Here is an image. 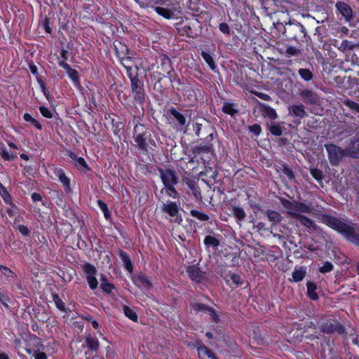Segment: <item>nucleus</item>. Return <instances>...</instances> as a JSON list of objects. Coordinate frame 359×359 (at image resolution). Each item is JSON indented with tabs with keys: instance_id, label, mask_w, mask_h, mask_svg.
I'll return each mask as SVG.
<instances>
[{
	"instance_id": "1",
	"label": "nucleus",
	"mask_w": 359,
	"mask_h": 359,
	"mask_svg": "<svg viewBox=\"0 0 359 359\" xmlns=\"http://www.w3.org/2000/svg\"><path fill=\"white\" fill-rule=\"evenodd\" d=\"M321 220L327 226L345 235L350 241L353 242L359 241V235L355 233L354 229L339 219L328 215H323Z\"/></svg>"
},
{
	"instance_id": "2",
	"label": "nucleus",
	"mask_w": 359,
	"mask_h": 359,
	"mask_svg": "<svg viewBox=\"0 0 359 359\" xmlns=\"http://www.w3.org/2000/svg\"><path fill=\"white\" fill-rule=\"evenodd\" d=\"M100 346V343L97 337H93L91 334L86 335L81 345V348L85 349V359H104L102 355L98 354Z\"/></svg>"
},
{
	"instance_id": "3",
	"label": "nucleus",
	"mask_w": 359,
	"mask_h": 359,
	"mask_svg": "<svg viewBox=\"0 0 359 359\" xmlns=\"http://www.w3.org/2000/svg\"><path fill=\"white\" fill-rule=\"evenodd\" d=\"M180 26L178 29L191 38L196 37L201 32V22L194 17L186 18L181 22Z\"/></svg>"
},
{
	"instance_id": "4",
	"label": "nucleus",
	"mask_w": 359,
	"mask_h": 359,
	"mask_svg": "<svg viewBox=\"0 0 359 359\" xmlns=\"http://www.w3.org/2000/svg\"><path fill=\"white\" fill-rule=\"evenodd\" d=\"M325 147L328 154L329 161L332 166L339 165L343 158L345 156H348L346 149H343L334 144H326Z\"/></svg>"
},
{
	"instance_id": "5",
	"label": "nucleus",
	"mask_w": 359,
	"mask_h": 359,
	"mask_svg": "<svg viewBox=\"0 0 359 359\" xmlns=\"http://www.w3.org/2000/svg\"><path fill=\"white\" fill-rule=\"evenodd\" d=\"M128 76L131 82V90L135 101L142 104L145 102V93L143 83L139 79L137 76H133L129 73Z\"/></svg>"
},
{
	"instance_id": "6",
	"label": "nucleus",
	"mask_w": 359,
	"mask_h": 359,
	"mask_svg": "<svg viewBox=\"0 0 359 359\" xmlns=\"http://www.w3.org/2000/svg\"><path fill=\"white\" fill-rule=\"evenodd\" d=\"M321 330L323 333H337L341 336H346L347 334L344 325L340 323L337 320L330 319L323 323L320 326Z\"/></svg>"
},
{
	"instance_id": "7",
	"label": "nucleus",
	"mask_w": 359,
	"mask_h": 359,
	"mask_svg": "<svg viewBox=\"0 0 359 359\" xmlns=\"http://www.w3.org/2000/svg\"><path fill=\"white\" fill-rule=\"evenodd\" d=\"M149 129L143 124H137L134 128V137L138 148L147 151V140L148 137Z\"/></svg>"
},
{
	"instance_id": "8",
	"label": "nucleus",
	"mask_w": 359,
	"mask_h": 359,
	"mask_svg": "<svg viewBox=\"0 0 359 359\" xmlns=\"http://www.w3.org/2000/svg\"><path fill=\"white\" fill-rule=\"evenodd\" d=\"M158 170L161 174V178L165 187L170 184H177V177L174 170L170 168L163 170L161 168L158 169Z\"/></svg>"
},
{
	"instance_id": "9",
	"label": "nucleus",
	"mask_w": 359,
	"mask_h": 359,
	"mask_svg": "<svg viewBox=\"0 0 359 359\" xmlns=\"http://www.w3.org/2000/svg\"><path fill=\"white\" fill-rule=\"evenodd\" d=\"M303 102L308 104H318L320 102V96L309 89H304L299 93Z\"/></svg>"
},
{
	"instance_id": "10",
	"label": "nucleus",
	"mask_w": 359,
	"mask_h": 359,
	"mask_svg": "<svg viewBox=\"0 0 359 359\" xmlns=\"http://www.w3.org/2000/svg\"><path fill=\"white\" fill-rule=\"evenodd\" d=\"M290 217L298 220L300 224L313 231H316L317 226L312 219L295 212H287Z\"/></svg>"
},
{
	"instance_id": "11",
	"label": "nucleus",
	"mask_w": 359,
	"mask_h": 359,
	"mask_svg": "<svg viewBox=\"0 0 359 359\" xmlns=\"http://www.w3.org/2000/svg\"><path fill=\"white\" fill-rule=\"evenodd\" d=\"M26 343L32 351L35 349H46V346L43 344L42 339L35 334H29L26 337Z\"/></svg>"
},
{
	"instance_id": "12",
	"label": "nucleus",
	"mask_w": 359,
	"mask_h": 359,
	"mask_svg": "<svg viewBox=\"0 0 359 359\" xmlns=\"http://www.w3.org/2000/svg\"><path fill=\"white\" fill-rule=\"evenodd\" d=\"M186 272L188 276L195 283H201L204 279V272H202L198 267L195 265L187 267Z\"/></svg>"
},
{
	"instance_id": "13",
	"label": "nucleus",
	"mask_w": 359,
	"mask_h": 359,
	"mask_svg": "<svg viewBox=\"0 0 359 359\" xmlns=\"http://www.w3.org/2000/svg\"><path fill=\"white\" fill-rule=\"evenodd\" d=\"M337 11L346 19V21H350L353 18V11L349 5L343 1H338L336 4Z\"/></svg>"
},
{
	"instance_id": "14",
	"label": "nucleus",
	"mask_w": 359,
	"mask_h": 359,
	"mask_svg": "<svg viewBox=\"0 0 359 359\" xmlns=\"http://www.w3.org/2000/svg\"><path fill=\"white\" fill-rule=\"evenodd\" d=\"M197 352L200 359H218L216 354L205 345H199Z\"/></svg>"
},
{
	"instance_id": "15",
	"label": "nucleus",
	"mask_w": 359,
	"mask_h": 359,
	"mask_svg": "<svg viewBox=\"0 0 359 359\" xmlns=\"http://www.w3.org/2000/svg\"><path fill=\"white\" fill-rule=\"evenodd\" d=\"M288 111L290 115L298 117L299 118H303L307 116V113L306 112L304 106L302 104L289 106Z\"/></svg>"
},
{
	"instance_id": "16",
	"label": "nucleus",
	"mask_w": 359,
	"mask_h": 359,
	"mask_svg": "<svg viewBox=\"0 0 359 359\" xmlns=\"http://www.w3.org/2000/svg\"><path fill=\"white\" fill-rule=\"evenodd\" d=\"M191 308L193 311L196 313H207L209 314H216V311L212 307L202 303H193L191 304Z\"/></svg>"
},
{
	"instance_id": "17",
	"label": "nucleus",
	"mask_w": 359,
	"mask_h": 359,
	"mask_svg": "<svg viewBox=\"0 0 359 359\" xmlns=\"http://www.w3.org/2000/svg\"><path fill=\"white\" fill-rule=\"evenodd\" d=\"M59 65L66 70V72L68 74L69 76L73 80V81L76 84H79V76H78V72L76 69H72L67 63H66L64 61L60 62H59Z\"/></svg>"
},
{
	"instance_id": "18",
	"label": "nucleus",
	"mask_w": 359,
	"mask_h": 359,
	"mask_svg": "<svg viewBox=\"0 0 359 359\" xmlns=\"http://www.w3.org/2000/svg\"><path fill=\"white\" fill-rule=\"evenodd\" d=\"M161 210L163 212L168 213L171 217L176 216L179 212L177 205L173 202H170L168 204L163 203Z\"/></svg>"
},
{
	"instance_id": "19",
	"label": "nucleus",
	"mask_w": 359,
	"mask_h": 359,
	"mask_svg": "<svg viewBox=\"0 0 359 359\" xmlns=\"http://www.w3.org/2000/svg\"><path fill=\"white\" fill-rule=\"evenodd\" d=\"M266 215L268 219L272 223V225L279 224L283 219V217L279 212L272 210H267L266 211Z\"/></svg>"
},
{
	"instance_id": "20",
	"label": "nucleus",
	"mask_w": 359,
	"mask_h": 359,
	"mask_svg": "<svg viewBox=\"0 0 359 359\" xmlns=\"http://www.w3.org/2000/svg\"><path fill=\"white\" fill-rule=\"evenodd\" d=\"M355 48H359V41L358 43H353L348 40H344L338 49L342 53H346L348 50H352Z\"/></svg>"
},
{
	"instance_id": "21",
	"label": "nucleus",
	"mask_w": 359,
	"mask_h": 359,
	"mask_svg": "<svg viewBox=\"0 0 359 359\" xmlns=\"http://www.w3.org/2000/svg\"><path fill=\"white\" fill-rule=\"evenodd\" d=\"M253 337L259 345H266L269 344L265 335L262 334L258 327L253 330Z\"/></svg>"
},
{
	"instance_id": "22",
	"label": "nucleus",
	"mask_w": 359,
	"mask_h": 359,
	"mask_svg": "<svg viewBox=\"0 0 359 359\" xmlns=\"http://www.w3.org/2000/svg\"><path fill=\"white\" fill-rule=\"evenodd\" d=\"M119 257L121 259V260L124 264V266L127 269V271L129 273H132L133 268V264H132L131 260H130L128 255L123 251H120Z\"/></svg>"
},
{
	"instance_id": "23",
	"label": "nucleus",
	"mask_w": 359,
	"mask_h": 359,
	"mask_svg": "<svg viewBox=\"0 0 359 359\" xmlns=\"http://www.w3.org/2000/svg\"><path fill=\"white\" fill-rule=\"evenodd\" d=\"M262 107V111L265 116H268L271 119H276L277 118V114L274 109L264 104H259Z\"/></svg>"
},
{
	"instance_id": "24",
	"label": "nucleus",
	"mask_w": 359,
	"mask_h": 359,
	"mask_svg": "<svg viewBox=\"0 0 359 359\" xmlns=\"http://www.w3.org/2000/svg\"><path fill=\"white\" fill-rule=\"evenodd\" d=\"M312 209L308 205L303 203L302 202L296 201L294 210L293 212H304V213H311Z\"/></svg>"
},
{
	"instance_id": "25",
	"label": "nucleus",
	"mask_w": 359,
	"mask_h": 359,
	"mask_svg": "<svg viewBox=\"0 0 359 359\" xmlns=\"http://www.w3.org/2000/svg\"><path fill=\"white\" fill-rule=\"evenodd\" d=\"M307 286V293L308 296L313 300H316L318 297L316 290L317 289L316 285L313 282H308L306 284Z\"/></svg>"
},
{
	"instance_id": "26",
	"label": "nucleus",
	"mask_w": 359,
	"mask_h": 359,
	"mask_svg": "<svg viewBox=\"0 0 359 359\" xmlns=\"http://www.w3.org/2000/svg\"><path fill=\"white\" fill-rule=\"evenodd\" d=\"M56 173L57 175H58V177H59V180L60 181L61 183L63 184V185L65 186V187L67 189H70V182H69V179L66 176L65 173L63 172L62 170L61 169H59L56 171Z\"/></svg>"
},
{
	"instance_id": "27",
	"label": "nucleus",
	"mask_w": 359,
	"mask_h": 359,
	"mask_svg": "<svg viewBox=\"0 0 359 359\" xmlns=\"http://www.w3.org/2000/svg\"><path fill=\"white\" fill-rule=\"evenodd\" d=\"M321 356L323 359H342L338 353L332 348L328 349L327 353L325 350H323Z\"/></svg>"
},
{
	"instance_id": "28",
	"label": "nucleus",
	"mask_w": 359,
	"mask_h": 359,
	"mask_svg": "<svg viewBox=\"0 0 359 359\" xmlns=\"http://www.w3.org/2000/svg\"><path fill=\"white\" fill-rule=\"evenodd\" d=\"M170 112L180 126H182L185 124L186 118L183 114L177 111L175 108L170 109Z\"/></svg>"
},
{
	"instance_id": "29",
	"label": "nucleus",
	"mask_w": 359,
	"mask_h": 359,
	"mask_svg": "<svg viewBox=\"0 0 359 359\" xmlns=\"http://www.w3.org/2000/svg\"><path fill=\"white\" fill-rule=\"evenodd\" d=\"M298 73L301 78L306 81H311L313 77V73L309 69H299Z\"/></svg>"
},
{
	"instance_id": "30",
	"label": "nucleus",
	"mask_w": 359,
	"mask_h": 359,
	"mask_svg": "<svg viewBox=\"0 0 359 359\" xmlns=\"http://www.w3.org/2000/svg\"><path fill=\"white\" fill-rule=\"evenodd\" d=\"M115 48L119 57L126 56L128 54L129 50L128 47L121 42H119L117 45H115Z\"/></svg>"
},
{
	"instance_id": "31",
	"label": "nucleus",
	"mask_w": 359,
	"mask_h": 359,
	"mask_svg": "<svg viewBox=\"0 0 359 359\" xmlns=\"http://www.w3.org/2000/svg\"><path fill=\"white\" fill-rule=\"evenodd\" d=\"M82 269L83 272L87 276H95L97 273V269L95 266L91 264L86 263L82 266Z\"/></svg>"
},
{
	"instance_id": "32",
	"label": "nucleus",
	"mask_w": 359,
	"mask_h": 359,
	"mask_svg": "<svg viewBox=\"0 0 359 359\" xmlns=\"http://www.w3.org/2000/svg\"><path fill=\"white\" fill-rule=\"evenodd\" d=\"M306 276V271L303 269H295L292 273V278L295 282L303 280Z\"/></svg>"
},
{
	"instance_id": "33",
	"label": "nucleus",
	"mask_w": 359,
	"mask_h": 359,
	"mask_svg": "<svg viewBox=\"0 0 359 359\" xmlns=\"http://www.w3.org/2000/svg\"><path fill=\"white\" fill-rule=\"evenodd\" d=\"M204 243L207 246H212L217 248L219 245V241L215 237L207 236L204 239Z\"/></svg>"
},
{
	"instance_id": "34",
	"label": "nucleus",
	"mask_w": 359,
	"mask_h": 359,
	"mask_svg": "<svg viewBox=\"0 0 359 359\" xmlns=\"http://www.w3.org/2000/svg\"><path fill=\"white\" fill-rule=\"evenodd\" d=\"M45 351H48V349H35L32 352V355L34 359H47V355Z\"/></svg>"
},
{
	"instance_id": "35",
	"label": "nucleus",
	"mask_w": 359,
	"mask_h": 359,
	"mask_svg": "<svg viewBox=\"0 0 359 359\" xmlns=\"http://www.w3.org/2000/svg\"><path fill=\"white\" fill-rule=\"evenodd\" d=\"M232 210L237 219L242 221L245 219L246 215L243 208L234 206Z\"/></svg>"
},
{
	"instance_id": "36",
	"label": "nucleus",
	"mask_w": 359,
	"mask_h": 359,
	"mask_svg": "<svg viewBox=\"0 0 359 359\" xmlns=\"http://www.w3.org/2000/svg\"><path fill=\"white\" fill-rule=\"evenodd\" d=\"M345 106L348 107L350 109L357 111L359 113V104L351 100L350 99H346L343 101Z\"/></svg>"
},
{
	"instance_id": "37",
	"label": "nucleus",
	"mask_w": 359,
	"mask_h": 359,
	"mask_svg": "<svg viewBox=\"0 0 359 359\" xmlns=\"http://www.w3.org/2000/svg\"><path fill=\"white\" fill-rule=\"evenodd\" d=\"M201 55H202L203 58L204 59V60L208 64V65L210 66V67L212 69H215L216 68L215 65V61H214L212 57L209 53H208L205 51H203L201 53Z\"/></svg>"
},
{
	"instance_id": "38",
	"label": "nucleus",
	"mask_w": 359,
	"mask_h": 359,
	"mask_svg": "<svg viewBox=\"0 0 359 359\" xmlns=\"http://www.w3.org/2000/svg\"><path fill=\"white\" fill-rule=\"evenodd\" d=\"M155 11L157 12V13L168 19L170 18L173 15L172 13L169 9L162 8L160 6L156 7Z\"/></svg>"
},
{
	"instance_id": "39",
	"label": "nucleus",
	"mask_w": 359,
	"mask_h": 359,
	"mask_svg": "<svg viewBox=\"0 0 359 359\" xmlns=\"http://www.w3.org/2000/svg\"><path fill=\"white\" fill-rule=\"evenodd\" d=\"M120 60H121L122 65L127 69L128 74L130 73V71L132 69V67L130 65L132 63L131 57L126 55V56L121 57Z\"/></svg>"
},
{
	"instance_id": "40",
	"label": "nucleus",
	"mask_w": 359,
	"mask_h": 359,
	"mask_svg": "<svg viewBox=\"0 0 359 359\" xmlns=\"http://www.w3.org/2000/svg\"><path fill=\"white\" fill-rule=\"evenodd\" d=\"M24 120L25 121L29 122L31 124L34 126L37 129L41 130V128H42L41 125L39 123L38 121H36L35 118L32 117V116L30 114H25Z\"/></svg>"
},
{
	"instance_id": "41",
	"label": "nucleus",
	"mask_w": 359,
	"mask_h": 359,
	"mask_svg": "<svg viewBox=\"0 0 359 359\" xmlns=\"http://www.w3.org/2000/svg\"><path fill=\"white\" fill-rule=\"evenodd\" d=\"M296 201H290L285 198H280V203L282 205L289 210V211H294Z\"/></svg>"
},
{
	"instance_id": "42",
	"label": "nucleus",
	"mask_w": 359,
	"mask_h": 359,
	"mask_svg": "<svg viewBox=\"0 0 359 359\" xmlns=\"http://www.w3.org/2000/svg\"><path fill=\"white\" fill-rule=\"evenodd\" d=\"M191 215L201 221H208L209 219V216L208 215L201 212L196 210H191Z\"/></svg>"
},
{
	"instance_id": "43",
	"label": "nucleus",
	"mask_w": 359,
	"mask_h": 359,
	"mask_svg": "<svg viewBox=\"0 0 359 359\" xmlns=\"http://www.w3.org/2000/svg\"><path fill=\"white\" fill-rule=\"evenodd\" d=\"M223 111L231 116H233L238 113V110L233 108V104L231 103H225L223 106Z\"/></svg>"
},
{
	"instance_id": "44",
	"label": "nucleus",
	"mask_w": 359,
	"mask_h": 359,
	"mask_svg": "<svg viewBox=\"0 0 359 359\" xmlns=\"http://www.w3.org/2000/svg\"><path fill=\"white\" fill-rule=\"evenodd\" d=\"M282 171L287 176V177L293 180L295 178L294 174L292 171V170L290 168V166L287 164H283L282 166Z\"/></svg>"
},
{
	"instance_id": "45",
	"label": "nucleus",
	"mask_w": 359,
	"mask_h": 359,
	"mask_svg": "<svg viewBox=\"0 0 359 359\" xmlns=\"http://www.w3.org/2000/svg\"><path fill=\"white\" fill-rule=\"evenodd\" d=\"M269 130L272 135L276 136H280L283 133L282 128L278 125H271L269 126Z\"/></svg>"
},
{
	"instance_id": "46",
	"label": "nucleus",
	"mask_w": 359,
	"mask_h": 359,
	"mask_svg": "<svg viewBox=\"0 0 359 359\" xmlns=\"http://www.w3.org/2000/svg\"><path fill=\"white\" fill-rule=\"evenodd\" d=\"M1 156L6 161H13L17 156L13 154L12 152H9L6 149H3L1 152Z\"/></svg>"
},
{
	"instance_id": "47",
	"label": "nucleus",
	"mask_w": 359,
	"mask_h": 359,
	"mask_svg": "<svg viewBox=\"0 0 359 359\" xmlns=\"http://www.w3.org/2000/svg\"><path fill=\"white\" fill-rule=\"evenodd\" d=\"M86 278L88 283L92 290L97 288L98 282L95 276H87Z\"/></svg>"
},
{
	"instance_id": "48",
	"label": "nucleus",
	"mask_w": 359,
	"mask_h": 359,
	"mask_svg": "<svg viewBox=\"0 0 359 359\" xmlns=\"http://www.w3.org/2000/svg\"><path fill=\"white\" fill-rule=\"evenodd\" d=\"M311 174L313 176V177L315 178L318 181L322 180V179L323 177L322 170L317 169V168L311 169Z\"/></svg>"
},
{
	"instance_id": "49",
	"label": "nucleus",
	"mask_w": 359,
	"mask_h": 359,
	"mask_svg": "<svg viewBox=\"0 0 359 359\" xmlns=\"http://www.w3.org/2000/svg\"><path fill=\"white\" fill-rule=\"evenodd\" d=\"M53 300H54V302L56 305V306L61 311H63V312H65V304L64 303L62 302V301L61 300V299L57 295V294H54L53 295Z\"/></svg>"
},
{
	"instance_id": "50",
	"label": "nucleus",
	"mask_w": 359,
	"mask_h": 359,
	"mask_svg": "<svg viewBox=\"0 0 359 359\" xmlns=\"http://www.w3.org/2000/svg\"><path fill=\"white\" fill-rule=\"evenodd\" d=\"M210 147L209 146L200 145V146H196L194 148V152L197 154H201V153H208L210 151Z\"/></svg>"
},
{
	"instance_id": "51",
	"label": "nucleus",
	"mask_w": 359,
	"mask_h": 359,
	"mask_svg": "<svg viewBox=\"0 0 359 359\" xmlns=\"http://www.w3.org/2000/svg\"><path fill=\"white\" fill-rule=\"evenodd\" d=\"M0 193L6 203H9L11 201V197L9 193L3 185L2 187H0Z\"/></svg>"
},
{
	"instance_id": "52",
	"label": "nucleus",
	"mask_w": 359,
	"mask_h": 359,
	"mask_svg": "<svg viewBox=\"0 0 359 359\" xmlns=\"http://www.w3.org/2000/svg\"><path fill=\"white\" fill-rule=\"evenodd\" d=\"M105 351L107 359H114L116 353L114 348L111 345H108L105 348Z\"/></svg>"
},
{
	"instance_id": "53",
	"label": "nucleus",
	"mask_w": 359,
	"mask_h": 359,
	"mask_svg": "<svg viewBox=\"0 0 359 359\" xmlns=\"http://www.w3.org/2000/svg\"><path fill=\"white\" fill-rule=\"evenodd\" d=\"M346 153H348V156L351 158H359V142H357L356 151L346 149Z\"/></svg>"
},
{
	"instance_id": "54",
	"label": "nucleus",
	"mask_w": 359,
	"mask_h": 359,
	"mask_svg": "<svg viewBox=\"0 0 359 359\" xmlns=\"http://www.w3.org/2000/svg\"><path fill=\"white\" fill-rule=\"evenodd\" d=\"M100 287L104 292L109 294V293L111 292V290H112V289L114 288V286L113 284L109 283H101Z\"/></svg>"
},
{
	"instance_id": "55",
	"label": "nucleus",
	"mask_w": 359,
	"mask_h": 359,
	"mask_svg": "<svg viewBox=\"0 0 359 359\" xmlns=\"http://www.w3.org/2000/svg\"><path fill=\"white\" fill-rule=\"evenodd\" d=\"M76 165L80 169L88 170V167L82 157H79L77 161H75Z\"/></svg>"
},
{
	"instance_id": "56",
	"label": "nucleus",
	"mask_w": 359,
	"mask_h": 359,
	"mask_svg": "<svg viewBox=\"0 0 359 359\" xmlns=\"http://www.w3.org/2000/svg\"><path fill=\"white\" fill-rule=\"evenodd\" d=\"M137 281H138L139 283H140L143 285H147L148 286L151 285V283H150L149 280H148L147 277L143 273H140L137 276Z\"/></svg>"
},
{
	"instance_id": "57",
	"label": "nucleus",
	"mask_w": 359,
	"mask_h": 359,
	"mask_svg": "<svg viewBox=\"0 0 359 359\" xmlns=\"http://www.w3.org/2000/svg\"><path fill=\"white\" fill-rule=\"evenodd\" d=\"M332 269L333 265L330 262H327L322 267L320 268L319 271L320 273H325L331 271Z\"/></svg>"
},
{
	"instance_id": "58",
	"label": "nucleus",
	"mask_w": 359,
	"mask_h": 359,
	"mask_svg": "<svg viewBox=\"0 0 359 359\" xmlns=\"http://www.w3.org/2000/svg\"><path fill=\"white\" fill-rule=\"evenodd\" d=\"M286 53L290 55H299L301 50L294 46H289L286 50Z\"/></svg>"
},
{
	"instance_id": "59",
	"label": "nucleus",
	"mask_w": 359,
	"mask_h": 359,
	"mask_svg": "<svg viewBox=\"0 0 359 359\" xmlns=\"http://www.w3.org/2000/svg\"><path fill=\"white\" fill-rule=\"evenodd\" d=\"M231 280L233 283H235L237 286L241 285L243 283V281L241 277L237 274L231 275Z\"/></svg>"
},
{
	"instance_id": "60",
	"label": "nucleus",
	"mask_w": 359,
	"mask_h": 359,
	"mask_svg": "<svg viewBox=\"0 0 359 359\" xmlns=\"http://www.w3.org/2000/svg\"><path fill=\"white\" fill-rule=\"evenodd\" d=\"M249 130L256 135H259L261 133V127L258 124H254L248 127Z\"/></svg>"
},
{
	"instance_id": "61",
	"label": "nucleus",
	"mask_w": 359,
	"mask_h": 359,
	"mask_svg": "<svg viewBox=\"0 0 359 359\" xmlns=\"http://www.w3.org/2000/svg\"><path fill=\"white\" fill-rule=\"evenodd\" d=\"M219 30L226 34L229 35L230 34V28L227 23L222 22L219 24Z\"/></svg>"
},
{
	"instance_id": "62",
	"label": "nucleus",
	"mask_w": 359,
	"mask_h": 359,
	"mask_svg": "<svg viewBox=\"0 0 359 359\" xmlns=\"http://www.w3.org/2000/svg\"><path fill=\"white\" fill-rule=\"evenodd\" d=\"M39 110L41 114L46 118H51L52 117V113L48 109V108L45 107H40Z\"/></svg>"
},
{
	"instance_id": "63",
	"label": "nucleus",
	"mask_w": 359,
	"mask_h": 359,
	"mask_svg": "<svg viewBox=\"0 0 359 359\" xmlns=\"http://www.w3.org/2000/svg\"><path fill=\"white\" fill-rule=\"evenodd\" d=\"M175 184H170L165 186V188L168 189V195L170 196L175 197V195L177 194L176 189L174 187Z\"/></svg>"
},
{
	"instance_id": "64",
	"label": "nucleus",
	"mask_w": 359,
	"mask_h": 359,
	"mask_svg": "<svg viewBox=\"0 0 359 359\" xmlns=\"http://www.w3.org/2000/svg\"><path fill=\"white\" fill-rule=\"evenodd\" d=\"M19 231L24 236H28L29 234V229L24 225H19L18 227Z\"/></svg>"
}]
</instances>
